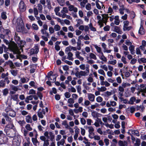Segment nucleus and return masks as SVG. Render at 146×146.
Returning a JSON list of instances; mask_svg holds the SVG:
<instances>
[{
	"label": "nucleus",
	"mask_w": 146,
	"mask_h": 146,
	"mask_svg": "<svg viewBox=\"0 0 146 146\" xmlns=\"http://www.w3.org/2000/svg\"><path fill=\"white\" fill-rule=\"evenodd\" d=\"M89 65H87L86 67V71H81L80 72L77 71L75 74L76 76L78 78H80L82 76H86L88 75L89 73Z\"/></svg>",
	"instance_id": "f257e3e1"
},
{
	"label": "nucleus",
	"mask_w": 146,
	"mask_h": 146,
	"mask_svg": "<svg viewBox=\"0 0 146 146\" xmlns=\"http://www.w3.org/2000/svg\"><path fill=\"white\" fill-rule=\"evenodd\" d=\"M4 131L7 136L10 137H13L15 136V131L14 129H9L5 128Z\"/></svg>",
	"instance_id": "f03ea898"
},
{
	"label": "nucleus",
	"mask_w": 146,
	"mask_h": 146,
	"mask_svg": "<svg viewBox=\"0 0 146 146\" xmlns=\"http://www.w3.org/2000/svg\"><path fill=\"white\" fill-rule=\"evenodd\" d=\"M21 140L19 136H16L13 139L12 143L13 146H19L21 143Z\"/></svg>",
	"instance_id": "7ed1b4c3"
},
{
	"label": "nucleus",
	"mask_w": 146,
	"mask_h": 146,
	"mask_svg": "<svg viewBox=\"0 0 146 146\" xmlns=\"http://www.w3.org/2000/svg\"><path fill=\"white\" fill-rule=\"evenodd\" d=\"M123 24V31H129L132 29V26H128L129 24V22L128 21H124Z\"/></svg>",
	"instance_id": "20e7f679"
},
{
	"label": "nucleus",
	"mask_w": 146,
	"mask_h": 146,
	"mask_svg": "<svg viewBox=\"0 0 146 146\" xmlns=\"http://www.w3.org/2000/svg\"><path fill=\"white\" fill-rule=\"evenodd\" d=\"M19 11L21 12H23L25 11L26 7L23 1H21L20 2L19 5Z\"/></svg>",
	"instance_id": "39448f33"
},
{
	"label": "nucleus",
	"mask_w": 146,
	"mask_h": 146,
	"mask_svg": "<svg viewBox=\"0 0 146 146\" xmlns=\"http://www.w3.org/2000/svg\"><path fill=\"white\" fill-rule=\"evenodd\" d=\"M11 50L15 54H17L19 55L21 54V52L20 51L19 48L17 45H14L12 46L11 47Z\"/></svg>",
	"instance_id": "423d86ee"
},
{
	"label": "nucleus",
	"mask_w": 146,
	"mask_h": 146,
	"mask_svg": "<svg viewBox=\"0 0 146 146\" xmlns=\"http://www.w3.org/2000/svg\"><path fill=\"white\" fill-rule=\"evenodd\" d=\"M43 115H45V110L40 109L37 112V115L38 117L40 118H42L43 117Z\"/></svg>",
	"instance_id": "0eeeda50"
},
{
	"label": "nucleus",
	"mask_w": 146,
	"mask_h": 146,
	"mask_svg": "<svg viewBox=\"0 0 146 146\" xmlns=\"http://www.w3.org/2000/svg\"><path fill=\"white\" fill-rule=\"evenodd\" d=\"M78 29L82 31L84 30L85 32L88 31L89 30V27L88 25H81L79 26Z\"/></svg>",
	"instance_id": "6e6552de"
},
{
	"label": "nucleus",
	"mask_w": 146,
	"mask_h": 146,
	"mask_svg": "<svg viewBox=\"0 0 146 146\" xmlns=\"http://www.w3.org/2000/svg\"><path fill=\"white\" fill-rule=\"evenodd\" d=\"M140 91L142 93V95L146 97V87L144 85H141Z\"/></svg>",
	"instance_id": "1a4fd4ad"
},
{
	"label": "nucleus",
	"mask_w": 146,
	"mask_h": 146,
	"mask_svg": "<svg viewBox=\"0 0 146 146\" xmlns=\"http://www.w3.org/2000/svg\"><path fill=\"white\" fill-rule=\"evenodd\" d=\"M57 76L56 74H55L47 77L48 78V80L51 81L52 83H54L56 81Z\"/></svg>",
	"instance_id": "9d476101"
},
{
	"label": "nucleus",
	"mask_w": 146,
	"mask_h": 146,
	"mask_svg": "<svg viewBox=\"0 0 146 146\" xmlns=\"http://www.w3.org/2000/svg\"><path fill=\"white\" fill-rule=\"evenodd\" d=\"M102 21L103 22L106 24L109 18V15L108 14H102Z\"/></svg>",
	"instance_id": "9b49d317"
},
{
	"label": "nucleus",
	"mask_w": 146,
	"mask_h": 146,
	"mask_svg": "<svg viewBox=\"0 0 146 146\" xmlns=\"http://www.w3.org/2000/svg\"><path fill=\"white\" fill-rule=\"evenodd\" d=\"M69 10L70 11H73L74 13H76L78 11V9L75 7L73 5H70L68 7Z\"/></svg>",
	"instance_id": "f8f14e48"
},
{
	"label": "nucleus",
	"mask_w": 146,
	"mask_h": 146,
	"mask_svg": "<svg viewBox=\"0 0 146 146\" xmlns=\"http://www.w3.org/2000/svg\"><path fill=\"white\" fill-rule=\"evenodd\" d=\"M81 52L78 51H76L75 52V55L76 58L79 59L80 61H83L84 58L80 55Z\"/></svg>",
	"instance_id": "ddd939ff"
},
{
	"label": "nucleus",
	"mask_w": 146,
	"mask_h": 146,
	"mask_svg": "<svg viewBox=\"0 0 146 146\" xmlns=\"http://www.w3.org/2000/svg\"><path fill=\"white\" fill-rule=\"evenodd\" d=\"M32 140L33 145L35 146H38L39 145L40 142L38 141L36 138H32Z\"/></svg>",
	"instance_id": "4468645a"
},
{
	"label": "nucleus",
	"mask_w": 146,
	"mask_h": 146,
	"mask_svg": "<svg viewBox=\"0 0 146 146\" xmlns=\"http://www.w3.org/2000/svg\"><path fill=\"white\" fill-rule=\"evenodd\" d=\"M93 46L96 49L97 52L100 54L103 53L102 48L96 44H93Z\"/></svg>",
	"instance_id": "2eb2a0df"
},
{
	"label": "nucleus",
	"mask_w": 146,
	"mask_h": 146,
	"mask_svg": "<svg viewBox=\"0 0 146 146\" xmlns=\"http://www.w3.org/2000/svg\"><path fill=\"white\" fill-rule=\"evenodd\" d=\"M99 58L103 61L106 62L107 61V59L104 56L103 53L100 54L99 55Z\"/></svg>",
	"instance_id": "dca6fc26"
},
{
	"label": "nucleus",
	"mask_w": 146,
	"mask_h": 146,
	"mask_svg": "<svg viewBox=\"0 0 146 146\" xmlns=\"http://www.w3.org/2000/svg\"><path fill=\"white\" fill-rule=\"evenodd\" d=\"M14 125L12 122L9 123L7 125H6L5 128L7 129L8 128L9 129H14Z\"/></svg>",
	"instance_id": "f3484780"
},
{
	"label": "nucleus",
	"mask_w": 146,
	"mask_h": 146,
	"mask_svg": "<svg viewBox=\"0 0 146 146\" xmlns=\"http://www.w3.org/2000/svg\"><path fill=\"white\" fill-rule=\"evenodd\" d=\"M114 20V24L117 25H119L120 22L119 16L118 15L115 16V18Z\"/></svg>",
	"instance_id": "a211bd4d"
},
{
	"label": "nucleus",
	"mask_w": 146,
	"mask_h": 146,
	"mask_svg": "<svg viewBox=\"0 0 146 146\" xmlns=\"http://www.w3.org/2000/svg\"><path fill=\"white\" fill-rule=\"evenodd\" d=\"M114 31L120 34H121L122 33V32L120 27L117 26H115Z\"/></svg>",
	"instance_id": "6ab92c4d"
},
{
	"label": "nucleus",
	"mask_w": 146,
	"mask_h": 146,
	"mask_svg": "<svg viewBox=\"0 0 146 146\" xmlns=\"http://www.w3.org/2000/svg\"><path fill=\"white\" fill-rule=\"evenodd\" d=\"M95 96L94 95L92 94H89L88 95V99L91 101H94Z\"/></svg>",
	"instance_id": "aec40b11"
},
{
	"label": "nucleus",
	"mask_w": 146,
	"mask_h": 146,
	"mask_svg": "<svg viewBox=\"0 0 146 146\" xmlns=\"http://www.w3.org/2000/svg\"><path fill=\"white\" fill-rule=\"evenodd\" d=\"M82 111L83 108L82 107H79L78 109H74V111L76 114H77L79 112H82Z\"/></svg>",
	"instance_id": "412c9836"
},
{
	"label": "nucleus",
	"mask_w": 146,
	"mask_h": 146,
	"mask_svg": "<svg viewBox=\"0 0 146 146\" xmlns=\"http://www.w3.org/2000/svg\"><path fill=\"white\" fill-rule=\"evenodd\" d=\"M127 141H122L119 140L118 142V145L120 146H127Z\"/></svg>",
	"instance_id": "4be33fe9"
},
{
	"label": "nucleus",
	"mask_w": 146,
	"mask_h": 146,
	"mask_svg": "<svg viewBox=\"0 0 146 146\" xmlns=\"http://www.w3.org/2000/svg\"><path fill=\"white\" fill-rule=\"evenodd\" d=\"M134 48V46L132 44L130 45L129 47V50L130 51L131 54L132 55H133L135 53Z\"/></svg>",
	"instance_id": "5701e85b"
},
{
	"label": "nucleus",
	"mask_w": 146,
	"mask_h": 146,
	"mask_svg": "<svg viewBox=\"0 0 146 146\" xmlns=\"http://www.w3.org/2000/svg\"><path fill=\"white\" fill-rule=\"evenodd\" d=\"M67 54L68 55L67 58L70 60H73L74 58L72 57L73 54L72 53L69 52Z\"/></svg>",
	"instance_id": "b1692460"
},
{
	"label": "nucleus",
	"mask_w": 146,
	"mask_h": 146,
	"mask_svg": "<svg viewBox=\"0 0 146 146\" xmlns=\"http://www.w3.org/2000/svg\"><path fill=\"white\" fill-rule=\"evenodd\" d=\"M100 85L101 86H105V87H109L110 86V84L107 81H105L100 82Z\"/></svg>",
	"instance_id": "393cba45"
},
{
	"label": "nucleus",
	"mask_w": 146,
	"mask_h": 146,
	"mask_svg": "<svg viewBox=\"0 0 146 146\" xmlns=\"http://www.w3.org/2000/svg\"><path fill=\"white\" fill-rule=\"evenodd\" d=\"M37 66V65L36 64H33L31 66V69L30 70L31 73H33L35 72Z\"/></svg>",
	"instance_id": "a878e982"
},
{
	"label": "nucleus",
	"mask_w": 146,
	"mask_h": 146,
	"mask_svg": "<svg viewBox=\"0 0 146 146\" xmlns=\"http://www.w3.org/2000/svg\"><path fill=\"white\" fill-rule=\"evenodd\" d=\"M25 119L27 123H31L32 122V117L30 115H28L26 117Z\"/></svg>",
	"instance_id": "bb28decb"
},
{
	"label": "nucleus",
	"mask_w": 146,
	"mask_h": 146,
	"mask_svg": "<svg viewBox=\"0 0 146 146\" xmlns=\"http://www.w3.org/2000/svg\"><path fill=\"white\" fill-rule=\"evenodd\" d=\"M76 43L77 44V47H78V50H80L81 48V41L79 39H78L77 42Z\"/></svg>",
	"instance_id": "cd10ccee"
},
{
	"label": "nucleus",
	"mask_w": 146,
	"mask_h": 146,
	"mask_svg": "<svg viewBox=\"0 0 146 146\" xmlns=\"http://www.w3.org/2000/svg\"><path fill=\"white\" fill-rule=\"evenodd\" d=\"M18 71L17 70H10V72L11 74L14 76H16L17 75Z\"/></svg>",
	"instance_id": "c85d7f7f"
},
{
	"label": "nucleus",
	"mask_w": 146,
	"mask_h": 146,
	"mask_svg": "<svg viewBox=\"0 0 146 146\" xmlns=\"http://www.w3.org/2000/svg\"><path fill=\"white\" fill-rule=\"evenodd\" d=\"M8 115L12 117H14L16 116V113L14 110L12 109L8 113Z\"/></svg>",
	"instance_id": "c756f323"
},
{
	"label": "nucleus",
	"mask_w": 146,
	"mask_h": 146,
	"mask_svg": "<svg viewBox=\"0 0 146 146\" xmlns=\"http://www.w3.org/2000/svg\"><path fill=\"white\" fill-rule=\"evenodd\" d=\"M47 30H41V32L42 34L45 36L49 37V34L47 32Z\"/></svg>",
	"instance_id": "7c9ffc66"
},
{
	"label": "nucleus",
	"mask_w": 146,
	"mask_h": 146,
	"mask_svg": "<svg viewBox=\"0 0 146 146\" xmlns=\"http://www.w3.org/2000/svg\"><path fill=\"white\" fill-rule=\"evenodd\" d=\"M136 100V98L134 97H131L129 101L128 102V104L131 105H133L134 104V102Z\"/></svg>",
	"instance_id": "2f4dec72"
},
{
	"label": "nucleus",
	"mask_w": 146,
	"mask_h": 146,
	"mask_svg": "<svg viewBox=\"0 0 146 146\" xmlns=\"http://www.w3.org/2000/svg\"><path fill=\"white\" fill-rule=\"evenodd\" d=\"M23 23V21L21 17H19L17 19V23L18 25H22Z\"/></svg>",
	"instance_id": "473e14b6"
},
{
	"label": "nucleus",
	"mask_w": 146,
	"mask_h": 146,
	"mask_svg": "<svg viewBox=\"0 0 146 146\" xmlns=\"http://www.w3.org/2000/svg\"><path fill=\"white\" fill-rule=\"evenodd\" d=\"M62 124L64 125L66 129H70V126L68 124L67 121L66 120H64L63 121L62 123Z\"/></svg>",
	"instance_id": "72a5a7b5"
},
{
	"label": "nucleus",
	"mask_w": 146,
	"mask_h": 146,
	"mask_svg": "<svg viewBox=\"0 0 146 146\" xmlns=\"http://www.w3.org/2000/svg\"><path fill=\"white\" fill-rule=\"evenodd\" d=\"M65 143V140L64 139H61L60 141L57 142V145L58 146H60V145L63 146Z\"/></svg>",
	"instance_id": "f704fd0d"
},
{
	"label": "nucleus",
	"mask_w": 146,
	"mask_h": 146,
	"mask_svg": "<svg viewBox=\"0 0 146 146\" xmlns=\"http://www.w3.org/2000/svg\"><path fill=\"white\" fill-rule=\"evenodd\" d=\"M80 5L82 7L84 8L85 7V5L88 2L87 0H82L80 1Z\"/></svg>",
	"instance_id": "c9c22d12"
},
{
	"label": "nucleus",
	"mask_w": 146,
	"mask_h": 146,
	"mask_svg": "<svg viewBox=\"0 0 146 146\" xmlns=\"http://www.w3.org/2000/svg\"><path fill=\"white\" fill-rule=\"evenodd\" d=\"M98 90L100 92H103L106 91L107 89L105 86H102L100 88L98 87L97 88Z\"/></svg>",
	"instance_id": "e433bc0d"
},
{
	"label": "nucleus",
	"mask_w": 146,
	"mask_h": 146,
	"mask_svg": "<svg viewBox=\"0 0 146 146\" xmlns=\"http://www.w3.org/2000/svg\"><path fill=\"white\" fill-rule=\"evenodd\" d=\"M1 18L4 20H5L7 18L6 13L5 12H3L1 13Z\"/></svg>",
	"instance_id": "4c0bfd02"
},
{
	"label": "nucleus",
	"mask_w": 146,
	"mask_h": 146,
	"mask_svg": "<svg viewBox=\"0 0 146 146\" xmlns=\"http://www.w3.org/2000/svg\"><path fill=\"white\" fill-rule=\"evenodd\" d=\"M29 140V138H27V141L23 143V146H29V144L30 143Z\"/></svg>",
	"instance_id": "58836bf2"
},
{
	"label": "nucleus",
	"mask_w": 146,
	"mask_h": 146,
	"mask_svg": "<svg viewBox=\"0 0 146 146\" xmlns=\"http://www.w3.org/2000/svg\"><path fill=\"white\" fill-rule=\"evenodd\" d=\"M66 16V13L63 12L62 10L60 13L59 12V16L62 18H64Z\"/></svg>",
	"instance_id": "ea45409f"
},
{
	"label": "nucleus",
	"mask_w": 146,
	"mask_h": 146,
	"mask_svg": "<svg viewBox=\"0 0 146 146\" xmlns=\"http://www.w3.org/2000/svg\"><path fill=\"white\" fill-rule=\"evenodd\" d=\"M99 113L95 111H94L92 113V115L94 118L98 117L99 116Z\"/></svg>",
	"instance_id": "a19ab883"
},
{
	"label": "nucleus",
	"mask_w": 146,
	"mask_h": 146,
	"mask_svg": "<svg viewBox=\"0 0 146 146\" xmlns=\"http://www.w3.org/2000/svg\"><path fill=\"white\" fill-rule=\"evenodd\" d=\"M107 13L110 14L109 15H110L112 14H113L114 11L112 8L111 7H109L108 9Z\"/></svg>",
	"instance_id": "79ce46f5"
},
{
	"label": "nucleus",
	"mask_w": 146,
	"mask_h": 146,
	"mask_svg": "<svg viewBox=\"0 0 146 146\" xmlns=\"http://www.w3.org/2000/svg\"><path fill=\"white\" fill-rule=\"evenodd\" d=\"M138 61L139 63L141 64L142 63L146 62V58H142L138 59Z\"/></svg>",
	"instance_id": "37998d69"
},
{
	"label": "nucleus",
	"mask_w": 146,
	"mask_h": 146,
	"mask_svg": "<svg viewBox=\"0 0 146 146\" xmlns=\"http://www.w3.org/2000/svg\"><path fill=\"white\" fill-rule=\"evenodd\" d=\"M124 10H125L124 6V5H123L122 6V8H119V13H120V14L121 15H123L124 14Z\"/></svg>",
	"instance_id": "c03bdc74"
},
{
	"label": "nucleus",
	"mask_w": 146,
	"mask_h": 146,
	"mask_svg": "<svg viewBox=\"0 0 146 146\" xmlns=\"http://www.w3.org/2000/svg\"><path fill=\"white\" fill-rule=\"evenodd\" d=\"M21 131L23 133L25 137L26 136L28 133V130L25 129L24 127H23L21 129Z\"/></svg>",
	"instance_id": "a18cd8bd"
},
{
	"label": "nucleus",
	"mask_w": 146,
	"mask_h": 146,
	"mask_svg": "<svg viewBox=\"0 0 146 146\" xmlns=\"http://www.w3.org/2000/svg\"><path fill=\"white\" fill-rule=\"evenodd\" d=\"M7 138H0V144H1L5 143H6L7 142Z\"/></svg>",
	"instance_id": "49530a36"
},
{
	"label": "nucleus",
	"mask_w": 146,
	"mask_h": 146,
	"mask_svg": "<svg viewBox=\"0 0 146 146\" xmlns=\"http://www.w3.org/2000/svg\"><path fill=\"white\" fill-rule=\"evenodd\" d=\"M12 90H13L15 92L19 90V88L18 86H16L14 85H12L11 86Z\"/></svg>",
	"instance_id": "de8ad7c7"
},
{
	"label": "nucleus",
	"mask_w": 146,
	"mask_h": 146,
	"mask_svg": "<svg viewBox=\"0 0 146 146\" xmlns=\"http://www.w3.org/2000/svg\"><path fill=\"white\" fill-rule=\"evenodd\" d=\"M54 29L56 31H59L60 30L61 27L58 25L56 24L54 26Z\"/></svg>",
	"instance_id": "09e8293b"
},
{
	"label": "nucleus",
	"mask_w": 146,
	"mask_h": 146,
	"mask_svg": "<svg viewBox=\"0 0 146 146\" xmlns=\"http://www.w3.org/2000/svg\"><path fill=\"white\" fill-rule=\"evenodd\" d=\"M90 102L88 100H85L84 101V103H82L81 105L85 106H89L90 104Z\"/></svg>",
	"instance_id": "8fccbe9b"
},
{
	"label": "nucleus",
	"mask_w": 146,
	"mask_h": 146,
	"mask_svg": "<svg viewBox=\"0 0 146 146\" xmlns=\"http://www.w3.org/2000/svg\"><path fill=\"white\" fill-rule=\"evenodd\" d=\"M77 24L76 25V27H78L81 24H82L83 23V21L80 19H79L77 20Z\"/></svg>",
	"instance_id": "3c124183"
},
{
	"label": "nucleus",
	"mask_w": 146,
	"mask_h": 146,
	"mask_svg": "<svg viewBox=\"0 0 146 146\" xmlns=\"http://www.w3.org/2000/svg\"><path fill=\"white\" fill-rule=\"evenodd\" d=\"M37 7L39 12L40 13H41L43 9L42 6L40 4H39L38 5Z\"/></svg>",
	"instance_id": "603ef678"
},
{
	"label": "nucleus",
	"mask_w": 146,
	"mask_h": 146,
	"mask_svg": "<svg viewBox=\"0 0 146 146\" xmlns=\"http://www.w3.org/2000/svg\"><path fill=\"white\" fill-rule=\"evenodd\" d=\"M26 129L29 131H31L32 130V128L29 124H27L25 126Z\"/></svg>",
	"instance_id": "864d4df0"
},
{
	"label": "nucleus",
	"mask_w": 146,
	"mask_h": 146,
	"mask_svg": "<svg viewBox=\"0 0 146 146\" xmlns=\"http://www.w3.org/2000/svg\"><path fill=\"white\" fill-rule=\"evenodd\" d=\"M88 25L89 26L90 29L91 31H96V29L94 27H93L92 24L91 23L89 24Z\"/></svg>",
	"instance_id": "5fc2aeb1"
},
{
	"label": "nucleus",
	"mask_w": 146,
	"mask_h": 146,
	"mask_svg": "<svg viewBox=\"0 0 146 146\" xmlns=\"http://www.w3.org/2000/svg\"><path fill=\"white\" fill-rule=\"evenodd\" d=\"M89 56L90 58L93 59L94 60H96L97 59L96 55L92 53H91L90 54Z\"/></svg>",
	"instance_id": "6e6d98bb"
},
{
	"label": "nucleus",
	"mask_w": 146,
	"mask_h": 146,
	"mask_svg": "<svg viewBox=\"0 0 146 146\" xmlns=\"http://www.w3.org/2000/svg\"><path fill=\"white\" fill-rule=\"evenodd\" d=\"M98 72L100 74L104 76H106L104 70L102 69H100L98 70Z\"/></svg>",
	"instance_id": "4d7b16f0"
},
{
	"label": "nucleus",
	"mask_w": 146,
	"mask_h": 146,
	"mask_svg": "<svg viewBox=\"0 0 146 146\" xmlns=\"http://www.w3.org/2000/svg\"><path fill=\"white\" fill-rule=\"evenodd\" d=\"M18 94H15L13 95H11V97L14 101H16L18 99Z\"/></svg>",
	"instance_id": "13d9d810"
},
{
	"label": "nucleus",
	"mask_w": 146,
	"mask_h": 146,
	"mask_svg": "<svg viewBox=\"0 0 146 146\" xmlns=\"http://www.w3.org/2000/svg\"><path fill=\"white\" fill-rule=\"evenodd\" d=\"M3 95L6 96L9 93V90L7 88H5L3 90Z\"/></svg>",
	"instance_id": "bf43d9fd"
},
{
	"label": "nucleus",
	"mask_w": 146,
	"mask_h": 146,
	"mask_svg": "<svg viewBox=\"0 0 146 146\" xmlns=\"http://www.w3.org/2000/svg\"><path fill=\"white\" fill-rule=\"evenodd\" d=\"M48 30L50 34H53L55 30L54 28L52 27H49Z\"/></svg>",
	"instance_id": "052dcab7"
},
{
	"label": "nucleus",
	"mask_w": 146,
	"mask_h": 146,
	"mask_svg": "<svg viewBox=\"0 0 146 146\" xmlns=\"http://www.w3.org/2000/svg\"><path fill=\"white\" fill-rule=\"evenodd\" d=\"M12 109L11 107L9 106L5 108V111L8 114V113L10 112Z\"/></svg>",
	"instance_id": "680f3d73"
},
{
	"label": "nucleus",
	"mask_w": 146,
	"mask_h": 146,
	"mask_svg": "<svg viewBox=\"0 0 146 146\" xmlns=\"http://www.w3.org/2000/svg\"><path fill=\"white\" fill-rule=\"evenodd\" d=\"M57 35L59 36H60V35L64 36L65 33L63 31L60 30V31L58 32L57 33Z\"/></svg>",
	"instance_id": "e2e57ef3"
},
{
	"label": "nucleus",
	"mask_w": 146,
	"mask_h": 146,
	"mask_svg": "<svg viewBox=\"0 0 146 146\" xmlns=\"http://www.w3.org/2000/svg\"><path fill=\"white\" fill-rule=\"evenodd\" d=\"M33 28L35 30H37L38 29V27L37 24L35 23H33L32 25Z\"/></svg>",
	"instance_id": "0e129e2a"
},
{
	"label": "nucleus",
	"mask_w": 146,
	"mask_h": 146,
	"mask_svg": "<svg viewBox=\"0 0 146 146\" xmlns=\"http://www.w3.org/2000/svg\"><path fill=\"white\" fill-rule=\"evenodd\" d=\"M68 103L69 104H73L74 103V101L73 98H70L68 100Z\"/></svg>",
	"instance_id": "69168bd1"
},
{
	"label": "nucleus",
	"mask_w": 146,
	"mask_h": 146,
	"mask_svg": "<svg viewBox=\"0 0 146 146\" xmlns=\"http://www.w3.org/2000/svg\"><path fill=\"white\" fill-rule=\"evenodd\" d=\"M128 110L131 113H133L135 111V109L134 107L132 106L129 108H128Z\"/></svg>",
	"instance_id": "338daca9"
},
{
	"label": "nucleus",
	"mask_w": 146,
	"mask_h": 146,
	"mask_svg": "<svg viewBox=\"0 0 146 146\" xmlns=\"http://www.w3.org/2000/svg\"><path fill=\"white\" fill-rule=\"evenodd\" d=\"M49 140L46 139L44 141L43 144V146H48L49 145Z\"/></svg>",
	"instance_id": "774afa93"
}]
</instances>
